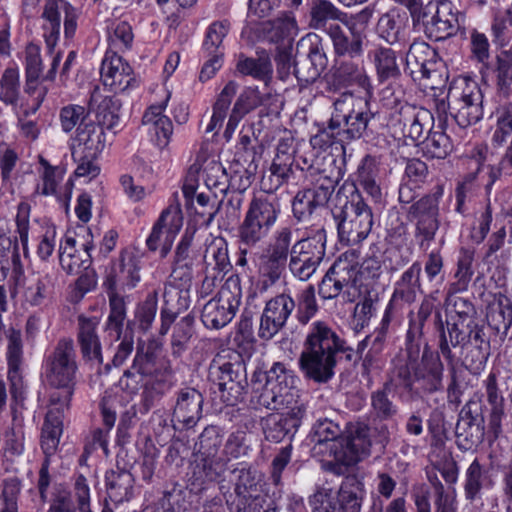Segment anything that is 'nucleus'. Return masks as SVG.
Returning a JSON list of instances; mask_svg holds the SVG:
<instances>
[{
    "label": "nucleus",
    "mask_w": 512,
    "mask_h": 512,
    "mask_svg": "<svg viewBox=\"0 0 512 512\" xmlns=\"http://www.w3.org/2000/svg\"><path fill=\"white\" fill-rule=\"evenodd\" d=\"M163 297L167 307L161 311L160 333L165 335L174 322L177 312L188 307L187 291H182L175 286L169 285L165 286Z\"/></svg>",
    "instance_id": "c85d7f7f"
},
{
    "label": "nucleus",
    "mask_w": 512,
    "mask_h": 512,
    "mask_svg": "<svg viewBox=\"0 0 512 512\" xmlns=\"http://www.w3.org/2000/svg\"><path fill=\"white\" fill-rule=\"evenodd\" d=\"M238 90V84L235 81H229L217 95L212 106V115L206 127V132L219 130L228 115L233 98Z\"/></svg>",
    "instance_id": "7c9ffc66"
},
{
    "label": "nucleus",
    "mask_w": 512,
    "mask_h": 512,
    "mask_svg": "<svg viewBox=\"0 0 512 512\" xmlns=\"http://www.w3.org/2000/svg\"><path fill=\"white\" fill-rule=\"evenodd\" d=\"M330 20H344V14L327 0H317L311 8V26L322 29Z\"/></svg>",
    "instance_id": "8fccbe9b"
},
{
    "label": "nucleus",
    "mask_w": 512,
    "mask_h": 512,
    "mask_svg": "<svg viewBox=\"0 0 512 512\" xmlns=\"http://www.w3.org/2000/svg\"><path fill=\"white\" fill-rule=\"evenodd\" d=\"M19 94V72L16 69L8 68L5 70L0 84V100L7 104L15 106Z\"/></svg>",
    "instance_id": "864d4df0"
},
{
    "label": "nucleus",
    "mask_w": 512,
    "mask_h": 512,
    "mask_svg": "<svg viewBox=\"0 0 512 512\" xmlns=\"http://www.w3.org/2000/svg\"><path fill=\"white\" fill-rule=\"evenodd\" d=\"M494 116L495 127L491 141L494 146L500 147L512 135V101L500 105Z\"/></svg>",
    "instance_id": "79ce46f5"
},
{
    "label": "nucleus",
    "mask_w": 512,
    "mask_h": 512,
    "mask_svg": "<svg viewBox=\"0 0 512 512\" xmlns=\"http://www.w3.org/2000/svg\"><path fill=\"white\" fill-rule=\"evenodd\" d=\"M435 512H457V494L455 489H445L444 486L438 482L435 485Z\"/></svg>",
    "instance_id": "052dcab7"
},
{
    "label": "nucleus",
    "mask_w": 512,
    "mask_h": 512,
    "mask_svg": "<svg viewBox=\"0 0 512 512\" xmlns=\"http://www.w3.org/2000/svg\"><path fill=\"white\" fill-rule=\"evenodd\" d=\"M98 322L93 318L80 317L78 340L83 356L102 363L101 344L96 333Z\"/></svg>",
    "instance_id": "cd10ccee"
},
{
    "label": "nucleus",
    "mask_w": 512,
    "mask_h": 512,
    "mask_svg": "<svg viewBox=\"0 0 512 512\" xmlns=\"http://www.w3.org/2000/svg\"><path fill=\"white\" fill-rule=\"evenodd\" d=\"M203 397L193 388L182 390L174 408L173 416L187 426L193 425L199 420L202 413Z\"/></svg>",
    "instance_id": "5701e85b"
},
{
    "label": "nucleus",
    "mask_w": 512,
    "mask_h": 512,
    "mask_svg": "<svg viewBox=\"0 0 512 512\" xmlns=\"http://www.w3.org/2000/svg\"><path fill=\"white\" fill-rule=\"evenodd\" d=\"M47 380L51 386L61 390V395H50L52 406L68 407L76 381V356L71 340H60L47 361Z\"/></svg>",
    "instance_id": "39448f33"
},
{
    "label": "nucleus",
    "mask_w": 512,
    "mask_h": 512,
    "mask_svg": "<svg viewBox=\"0 0 512 512\" xmlns=\"http://www.w3.org/2000/svg\"><path fill=\"white\" fill-rule=\"evenodd\" d=\"M139 260L132 253L124 252L116 262L107 277L110 292L117 289H132L140 281Z\"/></svg>",
    "instance_id": "aec40b11"
},
{
    "label": "nucleus",
    "mask_w": 512,
    "mask_h": 512,
    "mask_svg": "<svg viewBox=\"0 0 512 512\" xmlns=\"http://www.w3.org/2000/svg\"><path fill=\"white\" fill-rule=\"evenodd\" d=\"M325 254V237L321 232L297 240L291 247L289 269L301 281L308 280L316 271Z\"/></svg>",
    "instance_id": "f8f14e48"
},
{
    "label": "nucleus",
    "mask_w": 512,
    "mask_h": 512,
    "mask_svg": "<svg viewBox=\"0 0 512 512\" xmlns=\"http://www.w3.org/2000/svg\"><path fill=\"white\" fill-rule=\"evenodd\" d=\"M378 172V164L371 156H366L358 169L359 185L375 202H379L382 197L381 188L377 183Z\"/></svg>",
    "instance_id": "c9c22d12"
},
{
    "label": "nucleus",
    "mask_w": 512,
    "mask_h": 512,
    "mask_svg": "<svg viewBox=\"0 0 512 512\" xmlns=\"http://www.w3.org/2000/svg\"><path fill=\"white\" fill-rule=\"evenodd\" d=\"M373 60L380 80H385L398 74L395 53L391 49L379 48L375 50Z\"/></svg>",
    "instance_id": "3c124183"
},
{
    "label": "nucleus",
    "mask_w": 512,
    "mask_h": 512,
    "mask_svg": "<svg viewBox=\"0 0 512 512\" xmlns=\"http://www.w3.org/2000/svg\"><path fill=\"white\" fill-rule=\"evenodd\" d=\"M237 70L243 75H248L264 82L271 79L273 72L271 61L266 55L259 56L258 58L241 56L237 63Z\"/></svg>",
    "instance_id": "ea45409f"
},
{
    "label": "nucleus",
    "mask_w": 512,
    "mask_h": 512,
    "mask_svg": "<svg viewBox=\"0 0 512 512\" xmlns=\"http://www.w3.org/2000/svg\"><path fill=\"white\" fill-rule=\"evenodd\" d=\"M447 99L450 114L460 127L466 128L482 119L483 94L474 79L460 76L453 80Z\"/></svg>",
    "instance_id": "423d86ee"
},
{
    "label": "nucleus",
    "mask_w": 512,
    "mask_h": 512,
    "mask_svg": "<svg viewBox=\"0 0 512 512\" xmlns=\"http://www.w3.org/2000/svg\"><path fill=\"white\" fill-rule=\"evenodd\" d=\"M364 484L356 477H347L339 490L319 487L309 498L312 512H360Z\"/></svg>",
    "instance_id": "0eeeda50"
},
{
    "label": "nucleus",
    "mask_w": 512,
    "mask_h": 512,
    "mask_svg": "<svg viewBox=\"0 0 512 512\" xmlns=\"http://www.w3.org/2000/svg\"><path fill=\"white\" fill-rule=\"evenodd\" d=\"M452 143L449 136L443 131H432L423 140L424 154L430 158L444 159L452 151Z\"/></svg>",
    "instance_id": "49530a36"
},
{
    "label": "nucleus",
    "mask_w": 512,
    "mask_h": 512,
    "mask_svg": "<svg viewBox=\"0 0 512 512\" xmlns=\"http://www.w3.org/2000/svg\"><path fill=\"white\" fill-rule=\"evenodd\" d=\"M7 340L6 358L8 363V380L14 397L22 394L23 383V341L19 329L10 327L5 331Z\"/></svg>",
    "instance_id": "6ab92c4d"
},
{
    "label": "nucleus",
    "mask_w": 512,
    "mask_h": 512,
    "mask_svg": "<svg viewBox=\"0 0 512 512\" xmlns=\"http://www.w3.org/2000/svg\"><path fill=\"white\" fill-rule=\"evenodd\" d=\"M335 220L339 241L345 245L363 242L374 224L372 210L359 194L352 196Z\"/></svg>",
    "instance_id": "1a4fd4ad"
},
{
    "label": "nucleus",
    "mask_w": 512,
    "mask_h": 512,
    "mask_svg": "<svg viewBox=\"0 0 512 512\" xmlns=\"http://www.w3.org/2000/svg\"><path fill=\"white\" fill-rule=\"evenodd\" d=\"M287 263L272 258L265 253L261 256L259 262V283L261 285L260 290L266 291L273 284H275L285 271Z\"/></svg>",
    "instance_id": "37998d69"
},
{
    "label": "nucleus",
    "mask_w": 512,
    "mask_h": 512,
    "mask_svg": "<svg viewBox=\"0 0 512 512\" xmlns=\"http://www.w3.org/2000/svg\"><path fill=\"white\" fill-rule=\"evenodd\" d=\"M88 112L84 106L70 104L63 107L60 111V124L65 133L71 132L74 128L80 125H85V119Z\"/></svg>",
    "instance_id": "5fc2aeb1"
},
{
    "label": "nucleus",
    "mask_w": 512,
    "mask_h": 512,
    "mask_svg": "<svg viewBox=\"0 0 512 512\" xmlns=\"http://www.w3.org/2000/svg\"><path fill=\"white\" fill-rule=\"evenodd\" d=\"M345 253H353L355 256V280L360 288V297L368 293L369 289L374 285L375 281L381 275V265L378 260L369 258L359 265V254L356 250H348Z\"/></svg>",
    "instance_id": "f704fd0d"
},
{
    "label": "nucleus",
    "mask_w": 512,
    "mask_h": 512,
    "mask_svg": "<svg viewBox=\"0 0 512 512\" xmlns=\"http://www.w3.org/2000/svg\"><path fill=\"white\" fill-rule=\"evenodd\" d=\"M204 261L214 270L224 271L229 265L227 243L222 237L212 238L207 244Z\"/></svg>",
    "instance_id": "a18cd8bd"
},
{
    "label": "nucleus",
    "mask_w": 512,
    "mask_h": 512,
    "mask_svg": "<svg viewBox=\"0 0 512 512\" xmlns=\"http://www.w3.org/2000/svg\"><path fill=\"white\" fill-rule=\"evenodd\" d=\"M219 390L223 393L227 392L233 399L227 398L226 401L233 405L241 394V385L234 380V372L232 371L231 364H224L219 368Z\"/></svg>",
    "instance_id": "bf43d9fd"
},
{
    "label": "nucleus",
    "mask_w": 512,
    "mask_h": 512,
    "mask_svg": "<svg viewBox=\"0 0 512 512\" xmlns=\"http://www.w3.org/2000/svg\"><path fill=\"white\" fill-rule=\"evenodd\" d=\"M294 308L293 298L285 293L268 300L260 318L259 337L272 339L285 326Z\"/></svg>",
    "instance_id": "f3484780"
},
{
    "label": "nucleus",
    "mask_w": 512,
    "mask_h": 512,
    "mask_svg": "<svg viewBox=\"0 0 512 512\" xmlns=\"http://www.w3.org/2000/svg\"><path fill=\"white\" fill-rule=\"evenodd\" d=\"M200 177L205 185L209 189H212L221 183V180L225 177V173L222 165L218 161L208 159L201 168Z\"/></svg>",
    "instance_id": "0e129e2a"
},
{
    "label": "nucleus",
    "mask_w": 512,
    "mask_h": 512,
    "mask_svg": "<svg viewBox=\"0 0 512 512\" xmlns=\"http://www.w3.org/2000/svg\"><path fill=\"white\" fill-rule=\"evenodd\" d=\"M134 34L131 25L124 20H110L107 25V40L112 49L125 51L131 48Z\"/></svg>",
    "instance_id": "58836bf2"
},
{
    "label": "nucleus",
    "mask_w": 512,
    "mask_h": 512,
    "mask_svg": "<svg viewBox=\"0 0 512 512\" xmlns=\"http://www.w3.org/2000/svg\"><path fill=\"white\" fill-rule=\"evenodd\" d=\"M228 30L229 26L226 22L212 23L206 32L203 43L204 52L223 53L221 44L224 37L227 35Z\"/></svg>",
    "instance_id": "4d7b16f0"
},
{
    "label": "nucleus",
    "mask_w": 512,
    "mask_h": 512,
    "mask_svg": "<svg viewBox=\"0 0 512 512\" xmlns=\"http://www.w3.org/2000/svg\"><path fill=\"white\" fill-rule=\"evenodd\" d=\"M414 214L417 217V232L423 240L433 239L437 229V207L432 199H421L414 205Z\"/></svg>",
    "instance_id": "c756f323"
},
{
    "label": "nucleus",
    "mask_w": 512,
    "mask_h": 512,
    "mask_svg": "<svg viewBox=\"0 0 512 512\" xmlns=\"http://www.w3.org/2000/svg\"><path fill=\"white\" fill-rule=\"evenodd\" d=\"M355 264L353 253L341 254L320 283V295L324 299H332L342 293L345 301H356L360 297V288L355 280Z\"/></svg>",
    "instance_id": "9b49d317"
},
{
    "label": "nucleus",
    "mask_w": 512,
    "mask_h": 512,
    "mask_svg": "<svg viewBox=\"0 0 512 512\" xmlns=\"http://www.w3.org/2000/svg\"><path fill=\"white\" fill-rule=\"evenodd\" d=\"M104 86L114 92H123L134 86L133 69L121 56L107 52L100 69Z\"/></svg>",
    "instance_id": "a211bd4d"
},
{
    "label": "nucleus",
    "mask_w": 512,
    "mask_h": 512,
    "mask_svg": "<svg viewBox=\"0 0 512 512\" xmlns=\"http://www.w3.org/2000/svg\"><path fill=\"white\" fill-rule=\"evenodd\" d=\"M40 164L43 167L41 173V181L37 185V191L44 196L55 195L58 185L63 180L65 171L61 167H53L41 158Z\"/></svg>",
    "instance_id": "09e8293b"
},
{
    "label": "nucleus",
    "mask_w": 512,
    "mask_h": 512,
    "mask_svg": "<svg viewBox=\"0 0 512 512\" xmlns=\"http://www.w3.org/2000/svg\"><path fill=\"white\" fill-rule=\"evenodd\" d=\"M280 213L277 202L267 197L254 198L248 207L239 227V237L243 244L254 246L268 236Z\"/></svg>",
    "instance_id": "9d476101"
},
{
    "label": "nucleus",
    "mask_w": 512,
    "mask_h": 512,
    "mask_svg": "<svg viewBox=\"0 0 512 512\" xmlns=\"http://www.w3.org/2000/svg\"><path fill=\"white\" fill-rule=\"evenodd\" d=\"M161 343L150 339L147 343L139 341L133 362V368L141 375H151L159 385L158 391L165 392L173 385L172 370L169 363L159 358Z\"/></svg>",
    "instance_id": "4468645a"
},
{
    "label": "nucleus",
    "mask_w": 512,
    "mask_h": 512,
    "mask_svg": "<svg viewBox=\"0 0 512 512\" xmlns=\"http://www.w3.org/2000/svg\"><path fill=\"white\" fill-rule=\"evenodd\" d=\"M161 98L156 103L151 104L142 117V124L147 127L151 141L159 148H166L173 134V124L169 117L164 115L170 92L162 89Z\"/></svg>",
    "instance_id": "dca6fc26"
},
{
    "label": "nucleus",
    "mask_w": 512,
    "mask_h": 512,
    "mask_svg": "<svg viewBox=\"0 0 512 512\" xmlns=\"http://www.w3.org/2000/svg\"><path fill=\"white\" fill-rule=\"evenodd\" d=\"M296 380L293 372L280 362L253 376L252 402L270 410L286 409L268 418L265 436L270 441L280 442L300 426L305 410L296 399Z\"/></svg>",
    "instance_id": "f257e3e1"
},
{
    "label": "nucleus",
    "mask_w": 512,
    "mask_h": 512,
    "mask_svg": "<svg viewBox=\"0 0 512 512\" xmlns=\"http://www.w3.org/2000/svg\"><path fill=\"white\" fill-rule=\"evenodd\" d=\"M57 243V230L53 224L47 223L42 227L39 237L37 254L42 260H47L54 252Z\"/></svg>",
    "instance_id": "680f3d73"
},
{
    "label": "nucleus",
    "mask_w": 512,
    "mask_h": 512,
    "mask_svg": "<svg viewBox=\"0 0 512 512\" xmlns=\"http://www.w3.org/2000/svg\"><path fill=\"white\" fill-rule=\"evenodd\" d=\"M333 105L328 128L310 139L314 149L325 150L336 139L343 141L362 137L372 118L368 100L351 93H343L335 99Z\"/></svg>",
    "instance_id": "f03ea898"
},
{
    "label": "nucleus",
    "mask_w": 512,
    "mask_h": 512,
    "mask_svg": "<svg viewBox=\"0 0 512 512\" xmlns=\"http://www.w3.org/2000/svg\"><path fill=\"white\" fill-rule=\"evenodd\" d=\"M263 104V97L257 87H247L236 99L228 117L223 136L230 141L243 117Z\"/></svg>",
    "instance_id": "4be33fe9"
},
{
    "label": "nucleus",
    "mask_w": 512,
    "mask_h": 512,
    "mask_svg": "<svg viewBox=\"0 0 512 512\" xmlns=\"http://www.w3.org/2000/svg\"><path fill=\"white\" fill-rule=\"evenodd\" d=\"M183 226V213L181 205L176 197L165 208L157 221L152 226L146 239V245L150 251L160 249V254L165 257L171 250L175 238Z\"/></svg>",
    "instance_id": "ddd939ff"
},
{
    "label": "nucleus",
    "mask_w": 512,
    "mask_h": 512,
    "mask_svg": "<svg viewBox=\"0 0 512 512\" xmlns=\"http://www.w3.org/2000/svg\"><path fill=\"white\" fill-rule=\"evenodd\" d=\"M75 498L77 506L67 494H59L51 504L48 512H92L90 509V489L86 479L80 475L75 481Z\"/></svg>",
    "instance_id": "b1692460"
},
{
    "label": "nucleus",
    "mask_w": 512,
    "mask_h": 512,
    "mask_svg": "<svg viewBox=\"0 0 512 512\" xmlns=\"http://www.w3.org/2000/svg\"><path fill=\"white\" fill-rule=\"evenodd\" d=\"M82 232L68 230L64 237L60 240L59 244V261H62L63 256L71 257L82 251L81 243Z\"/></svg>",
    "instance_id": "69168bd1"
},
{
    "label": "nucleus",
    "mask_w": 512,
    "mask_h": 512,
    "mask_svg": "<svg viewBox=\"0 0 512 512\" xmlns=\"http://www.w3.org/2000/svg\"><path fill=\"white\" fill-rule=\"evenodd\" d=\"M242 299L241 280L229 276L218 293L208 300L201 310V321L208 329H221L232 321Z\"/></svg>",
    "instance_id": "6e6552de"
},
{
    "label": "nucleus",
    "mask_w": 512,
    "mask_h": 512,
    "mask_svg": "<svg viewBox=\"0 0 512 512\" xmlns=\"http://www.w3.org/2000/svg\"><path fill=\"white\" fill-rule=\"evenodd\" d=\"M105 144L106 138L102 126L93 122L80 125L72 139L73 155L85 154L86 157L95 158L103 151Z\"/></svg>",
    "instance_id": "412c9836"
},
{
    "label": "nucleus",
    "mask_w": 512,
    "mask_h": 512,
    "mask_svg": "<svg viewBox=\"0 0 512 512\" xmlns=\"http://www.w3.org/2000/svg\"><path fill=\"white\" fill-rule=\"evenodd\" d=\"M30 205L26 202H21L17 207L16 214V232L19 235L20 242L23 250L28 248L29 243V218H30Z\"/></svg>",
    "instance_id": "e2e57ef3"
},
{
    "label": "nucleus",
    "mask_w": 512,
    "mask_h": 512,
    "mask_svg": "<svg viewBox=\"0 0 512 512\" xmlns=\"http://www.w3.org/2000/svg\"><path fill=\"white\" fill-rule=\"evenodd\" d=\"M488 353L481 347H473L464 358V365L473 375H479L486 367Z\"/></svg>",
    "instance_id": "774afa93"
},
{
    "label": "nucleus",
    "mask_w": 512,
    "mask_h": 512,
    "mask_svg": "<svg viewBox=\"0 0 512 512\" xmlns=\"http://www.w3.org/2000/svg\"><path fill=\"white\" fill-rule=\"evenodd\" d=\"M493 482L487 470L483 469L479 461L475 459L465 473V495L469 500L475 499L483 488H489Z\"/></svg>",
    "instance_id": "4c0bfd02"
},
{
    "label": "nucleus",
    "mask_w": 512,
    "mask_h": 512,
    "mask_svg": "<svg viewBox=\"0 0 512 512\" xmlns=\"http://www.w3.org/2000/svg\"><path fill=\"white\" fill-rule=\"evenodd\" d=\"M487 321L491 328L500 332H507L512 325V303L503 295L495 297L488 306Z\"/></svg>",
    "instance_id": "473e14b6"
},
{
    "label": "nucleus",
    "mask_w": 512,
    "mask_h": 512,
    "mask_svg": "<svg viewBox=\"0 0 512 512\" xmlns=\"http://www.w3.org/2000/svg\"><path fill=\"white\" fill-rule=\"evenodd\" d=\"M443 365L437 355L424 353L420 365L415 371V377L425 382L429 391L438 390L441 387Z\"/></svg>",
    "instance_id": "2f4dec72"
},
{
    "label": "nucleus",
    "mask_w": 512,
    "mask_h": 512,
    "mask_svg": "<svg viewBox=\"0 0 512 512\" xmlns=\"http://www.w3.org/2000/svg\"><path fill=\"white\" fill-rule=\"evenodd\" d=\"M341 349L337 334L324 322L311 324L299 359L305 375L326 382L334 375L335 355Z\"/></svg>",
    "instance_id": "7ed1b4c3"
},
{
    "label": "nucleus",
    "mask_w": 512,
    "mask_h": 512,
    "mask_svg": "<svg viewBox=\"0 0 512 512\" xmlns=\"http://www.w3.org/2000/svg\"><path fill=\"white\" fill-rule=\"evenodd\" d=\"M110 313L107 319V330L118 340L122 334V328L126 319V303L123 297L116 292H109Z\"/></svg>",
    "instance_id": "c03bdc74"
},
{
    "label": "nucleus",
    "mask_w": 512,
    "mask_h": 512,
    "mask_svg": "<svg viewBox=\"0 0 512 512\" xmlns=\"http://www.w3.org/2000/svg\"><path fill=\"white\" fill-rule=\"evenodd\" d=\"M64 14V32L67 37L74 35L77 28L78 13L66 0H47L42 17L44 19V37L49 49L56 45L61 28V16Z\"/></svg>",
    "instance_id": "2eb2a0df"
},
{
    "label": "nucleus",
    "mask_w": 512,
    "mask_h": 512,
    "mask_svg": "<svg viewBox=\"0 0 512 512\" xmlns=\"http://www.w3.org/2000/svg\"><path fill=\"white\" fill-rule=\"evenodd\" d=\"M158 307L157 292L149 293L143 303H141L136 310L135 318L138 322L139 328L147 331L156 316Z\"/></svg>",
    "instance_id": "6e6d98bb"
},
{
    "label": "nucleus",
    "mask_w": 512,
    "mask_h": 512,
    "mask_svg": "<svg viewBox=\"0 0 512 512\" xmlns=\"http://www.w3.org/2000/svg\"><path fill=\"white\" fill-rule=\"evenodd\" d=\"M329 196V190L316 187L299 191L294 197L292 210L298 220H305L318 207L324 205Z\"/></svg>",
    "instance_id": "a878e982"
},
{
    "label": "nucleus",
    "mask_w": 512,
    "mask_h": 512,
    "mask_svg": "<svg viewBox=\"0 0 512 512\" xmlns=\"http://www.w3.org/2000/svg\"><path fill=\"white\" fill-rule=\"evenodd\" d=\"M64 409L60 405L52 406L42 428L41 447L46 456H51L56 451L60 436L62 435V414Z\"/></svg>",
    "instance_id": "bb28decb"
},
{
    "label": "nucleus",
    "mask_w": 512,
    "mask_h": 512,
    "mask_svg": "<svg viewBox=\"0 0 512 512\" xmlns=\"http://www.w3.org/2000/svg\"><path fill=\"white\" fill-rule=\"evenodd\" d=\"M83 242L81 243L82 251L68 258L63 256L60 265L69 274H77L82 268H87L91 259V251L93 250V235L89 228L81 226Z\"/></svg>",
    "instance_id": "72a5a7b5"
},
{
    "label": "nucleus",
    "mask_w": 512,
    "mask_h": 512,
    "mask_svg": "<svg viewBox=\"0 0 512 512\" xmlns=\"http://www.w3.org/2000/svg\"><path fill=\"white\" fill-rule=\"evenodd\" d=\"M402 28V21L400 17L395 14H384L378 21L380 36L391 44L399 40Z\"/></svg>",
    "instance_id": "13d9d810"
},
{
    "label": "nucleus",
    "mask_w": 512,
    "mask_h": 512,
    "mask_svg": "<svg viewBox=\"0 0 512 512\" xmlns=\"http://www.w3.org/2000/svg\"><path fill=\"white\" fill-rule=\"evenodd\" d=\"M91 106L97 105L96 114L102 125L109 129H113L119 124L120 120V103L118 100L94 92L91 96Z\"/></svg>",
    "instance_id": "e433bc0d"
},
{
    "label": "nucleus",
    "mask_w": 512,
    "mask_h": 512,
    "mask_svg": "<svg viewBox=\"0 0 512 512\" xmlns=\"http://www.w3.org/2000/svg\"><path fill=\"white\" fill-rule=\"evenodd\" d=\"M312 440L317 453H328L336 463L353 466L370 452V441L361 434L340 436L339 426L330 421H318L313 428Z\"/></svg>",
    "instance_id": "20e7f679"
},
{
    "label": "nucleus",
    "mask_w": 512,
    "mask_h": 512,
    "mask_svg": "<svg viewBox=\"0 0 512 512\" xmlns=\"http://www.w3.org/2000/svg\"><path fill=\"white\" fill-rule=\"evenodd\" d=\"M292 237L293 233L290 228L279 229L275 232L265 254L287 263L288 257L290 258Z\"/></svg>",
    "instance_id": "de8ad7c7"
},
{
    "label": "nucleus",
    "mask_w": 512,
    "mask_h": 512,
    "mask_svg": "<svg viewBox=\"0 0 512 512\" xmlns=\"http://www.w3.org/2000/svg\"><path fill=\"white\" fill-rule=\"evenodd\" d=\"M51 295V280L48 275L29 281L23 290V301L31 307L42 306Z\"/></svg>",
    "instance_id": "a19ab883"
},
{
    "label": "nucleus",
    "mask_w": 512,
    "mask_h": 512,
    "mask_svg": "<svg viewBox=\"0 0 512 512\" xmlns=\"http://www.w3.org/2000/svg\"><path fill=\"white\" fill-rule=\"evenodd\" d=\"M26 74L29 81L38 79L42 72L40 48L30 44L25 50Z\"/></svg>",
    "instance_id": "338daca9"
},
{
    "label": "nucleus",
    "mask_w": 512,
    "mask_h": 512,
    "mask_svg": "<svg viewBox=\"0 0 512 512\" xmlns=\"http://www.w3.org/2000/svg\"><path fill=\"white\" fill-rule=\"evenodd\" d=\"M372 11L369 9H363L359 13L346 18L342 22L345 23L349 31L351 32L354 39V50H360L362 40L365 37V31L371 20Z\"/></svg>",
    "instance_id": "603ef678"
},
{
    "label": "nucleus",
    "mask_w": 512,
    "mask_h": 512,
    "mask_svg": "<svg viewBox=\"0 0 512 512\" xmlns=\"http://www.w3.org/2000/svg\"><path fill=\"white\" fill-rule=\"evenodd\" d=\"M267 37L271 42L290 48L298 34V25L292 13L283 12L267 23Z\"/></svg>",
    "instance_id": "393cba45"
}]
</instances>
